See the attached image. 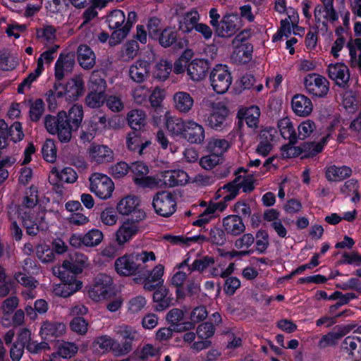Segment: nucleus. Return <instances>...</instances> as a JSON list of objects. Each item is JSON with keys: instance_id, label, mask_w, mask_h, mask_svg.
<instances>
[{"instance_id": "864d4df0", "label": "nucleus", "mask_w": 361, "mask_h": 361, "mask_svg": "<svg viewBox=\"0 0 361 361\" xmlns=\"http://www.w3.org/2000/svg\"><path fill=\"white\" fill-rule=\"evenodd\" d=\"M59 47V45H54L40 54L37 61V66H38L39 71H44V64H50L52 62L55 58L56 52Z\"/></svg>"}, {"instance_id": "79ce46f5", "label": "nucleus", "mask_w": 361, "mask_h": 361, "mask_svg": "<svg viewBox=\"0 0 361 361\" xmlns=\"http://www.w3.org/2000/svg\"><path fill=\"white\" fill-rule=\"evenodd\" d=\"M64 331V325L61 323L44 322L42 323L39 334L43 339L58 336Z\"/></svg>"}, {"instance_id": "774afa93", "label": "nucleus", "mask_w": 361, "mask_h": 361, "mask_svg": "<svg viewBox=\"0 0 361 361\" xmlns=\"http://www.w3.org/2000/svg\"><path fill=\"white\" fill-rule=\"evenodd\" d=\"M343 106L350 112L355 111L357 108V99L355 93L351 90L346 91L343 96Z\"/></svg>"}, {"instance_id": "680f3d73", "label": "nucleus", "mask_w": 361, "mask_h": 361, "mask_svg": "<svg viewBox=\"0 0 361 361\" xmlns=\"http://www.w3.org/2000/svg\"><path fill=\"white\" fill-rule=\"evenodd\" d=\"M88 86L90 90L105 91L106 82L99 71H93L92 73Z\"/></svg>"}, {"instance_id": "a211bd4d", "label": "nucleus", "mask_w": 361, "mask_h": 361, "mask_svg": "<svg viewBox=\"0 0 361 361\" xmlns=\"http://www.w3.org/2000/svg\"><path fill=\"white\" fill-rule=\"evenodd\" d=\"M291 109L293 113L300 117H308L313 111L312 100L301 94H295L291 99Z\"/></svg>"}, {"instance_id": "5fc2aeb1", "label": "nucleus", "mask_w": 361, "mask_h": 361, "mask_svg": "<svg viewBox=\"0 0 361 361\" xmlns=\"http://www.w3.org/2000/svg\"><path fill=\"white\" fill-rule=\"evenodd\" d=\"M229 148V143L224 139H212L208 143V149L220 157Z\"/></svg>"}, {"instance_id": "4be33fe9", "label": "nucleus", "mask_w": 361, "mask_h": 361, "mask_svg": "<svg viewBox=\"0 0 361 361\" xmlns=\"http://www.w3.org/2000/svg\"><path fill=\"white\" fill-rule=\"evenodd\" d=\"M184 317L183 310L177 308L171 310L166 314V321L171 324L173 330L178 332H183L192 330L195 328L193 322L180 323Z\"/></svg>"}, {"instance_id": "603ef678", "label": "nucleus", "mask_w": 361, "mask_h": 361, "mask_svg": "<svg viewBox=\"0 0 361 361\" xmlns=\"http://www.w3.org/2000/svg\"><path fill=\"white\" fill-rule=\"evenodd\" d=\"M43 158L48 162L53 163L56 159L57 150L54 140L47 139L42 148Z\"/></svg>"}, {"instance_id": "a18cd8bd", "label": "nucleus", "mask_w": 361, "mask_h": 361, "mask_svg": "<svg viewBox=\"0 0 361 361\" xmlns=\"http://www.w3.org/2000/svg\"><path fill=\"white\" fill-rule=\"evenodd\" d=\"M51 175L54 176L57 180L68 183H75L78 179L76 172L71 167H66L61 171L53 169Z\"/></svg>"}, {"instance_id": "39448f33", "label": "nucleus", "mask_w": 361, "mask_h": 361, "mask_svg": "<svg viewBox=\"0 0 361 361\" xmlns=\"http://www.w3.org/2000/svg\"><path fill=\"white\" fill-rule=\"evenodd\" d=\"M44 126L50 134L57 135L60 142L66 143L71 140L74 126H71L66 111H59L56 117L51 115L47 116L44 119Z\"/></svg>"}, {"instance_id": "69168bd1", "label": "nucleus", "mask_w": 361, "mask_h": 361, "mask_svg": "<svg viewBox=\"0 0 361 361\" xmlns=\"http://www.w3.org/2000/svg\"><path fill=\"white\" fill-rule=\"evenodd\" d=\"M254 241L255 238L252 234L245 233L235 240V247L242 250L241 255H246L248 253L246 250L254 243Z\"/></svg>"}, {"instance_id": "ea45409f", "label": "nucleus", "mask_w": 361, "mask_h": 361, "mask_svg": "<svg viewBox=\"0 0 361 361\" xmlns=\"http://www.w3.org/2000/svg\"><path fill=\"white\" fill-rule=\"evenodd\" d=\"M75 63L68 56L60 55L55 63V77L58 80L73 70Z\"/></svg>"}, {"instance_id": "f03ea898", "label": "nucleus", "mask_w": 361, "mask_h": 361, "mask_svg": "<svg viewBox=\"0 0 361 361\" xmlns=\"http://www.w3.org/2000/svg\"><path fill=\"white\" fill-rule=\"evenodd\" d=\"M165 127L173 137H180L190 143L201 144L205 138L204 127L192 118L165 115Z\"/></svg>"}, {"instance_id": "0e129e2a", "label": "nucleus", "mask_w": 361, "mask_h": 361, "mask_svg": "<svg viewBox=\"0 0 361 361\" xmlns=\"http://www.w3.org/2000/svg\"><path fill=\"white\" fill-rule=\"evenodd\" d=\"M44 111V104L41 99H37L31 102L30 106V116L32 121H37Z\"/></svg>"}, {"instance_id": "f704fd0d", "label": "nucleus", "mask_w": 361, "mask_h": 361, "mask_svg": "<svg viewBox=\"0 0 361 361\" xmlns=\"http://www.w3.org/2000/svg\"><path fill=\"white\" fill-rule=\"evenodd\" d=\"M126 119L130 127L135 130L142 129L147 123V116L142 109H132L128 114Z\"/></svg>"}, {"instance_id": "393cba45", "label": "nucleus", "mask_w": 361, "mask_h": 361, "mask_svg": "<svg viewBox=\"0 0 361 361\" xmlns=\"http://www.w3.org/2000/svg\"><path fill=\"white\" fill-rule=\"evenodd\" d=\"M224 231L228 235L237 236L245 230V226L238 215L231 214L222 219Z\"/></svg>"}, {"instance_id": "6ab92c4d", "label": "nucleus", "mask_w": 361, "mask_h": 361, "mask_svg": "<svg viewBox=\"0 0 361 361\" xmlns=\"http://www.w3.org/2000/svg\"><path fill=\"white\" fill-rule=\"evenodd\" d=\"M240 25V18L237 13L225 15L220 21L217 32L221 37H229L235 33Z\"/></svg>"}, {"instance_id": "c03bdc74", "label": "nucleus", "mask_w": 361, "mask_h": 361, "mask_svg": "<svg viewBox=\"0 0 361 361\" xmlns=\"http://www.w3.org/2000/svg\"><path fill=\"white\" fill-rule=\"evenodd\" d=\"M104 238L103 232L98 228H92L82 235L85 247H95L100 245Z\"/></svg>"}, {"instance_id": "e433bc0d", "label": "nucleus", "mask_w": 361, "mask_h": 361, "mask_svg": "<svg viewBox=\"0 0 361 361\" xmlns=\"http://www.w3.org/2000/svg\"><path fill=\"white\" fill-rule=\"evenodd\" d=\"M95 54L88 46L82 44L78 47V61L83 68H92L95 64Z\"/></svg>"}, {"instance_id": "1a4fd4ad", "label": "nucleus", "mask_w": 361, "mask_h": 361, "mask_svg": "<svg viewBox=\"0 0 361 361\" xmlns=\"http://www.w3.org/2000/svg\"><path fill=\"white\" fill-rule=\"evenodd\" d=\"M210 84L217 94H224L228 91L231 83V73L226 65L217 64L209 74Z\"/></svg>"}, {"instance_id": "72a5a7b5", "label": "nucleus", "mask_w": 361, "mask_h": 361, "mask_svg": "<svg viewBox=\"0 0 361 361\" xmlns=\"http://www.w3.org/2000/svg\"><path fill=\"white\" fill-rule=\"evenodd\" d=\"M343 350L357 361L361 359V338L359 336H347L342 344Z\"/></svg>"}, {"instance_id": "ddd939ff", "label": "nucleus", "mask_w": 361, "mask_h": 361, "mask_svg": "<svg viewBox=\"0 0 361 361\" xmlns=\"http://www.w3.org/2000/svg\"><path fill=\"white\" fill-rule=\"evenodd\" d=\"M139 221L125 220L115 232V241L118 246H124L130 242L140 231Z\"/></svg>"}, {"instance_id": "09e8293b", "label": "nucleus", "mask_w": 361, "mask_h": 361, "mask_svg": "<svg viewBox=\"0 0 361 361\" xmlns=\"http://www.w3.org/2000/svg\"><path fill=\"white\" fill-rule=\"evenodd\" d=\"M125 22V14L121 10H114L106 17V23L111 30L121 28L124 25Z\"/></svg>"}, {"instance_id": "f3484780", "label": "nucleus", "mask_w": 361, "mask_h": 361, "mask_svg": "<svg viewBox=\"0 0 361 361\" xmlns=\"http://www.w3.org/2000/svg\"><path fill=\"white\" fill-rule=\"evenodd\" d=\"M211 113L208 116L206 122L207 125L214 129L222 127L228 111L222 102L212 103Z\"/></svg>"}, {"instance_id": "a19ab883", "label": "nucleus", "mask_w": 361, "mask_h": 361, "mask_svg": "<svg viewBox=\"0 0 361 361\" xmlns=\"http://www.w3.org/2000/svg\"><path fill=\"white\" fill-rule=\"evenodd\" d=\"M238 181V180H234L219 189L216 193V199L222 197L226 202L233 200L239 192Z\"/></svg>"}, {"instance_id": "6e6d98bb", "label": "nucleus", "mask_w": 361, "mask_h": 361, "mask_svg": "<svg viewBox=\"0 0 361 361\" xmlns=\"http://www.w3.org/2000/svg\"><path fill=\"white\" fill-rule=\"evenodd\" d=\"M36 255L42 263L51 262L54 259L53 250L47 244H39L37 246Z\"/></svg>"}, {"instance_id": "37998d69", "label": "nucleus", "mask_w": 361, "mask_h": 361, "mask_svg": "<svg viewBox=\"0 0 361 361\" xmlns=\"http://www.w3.org/2000/svg\"><path fill=\"white\" fill-rule=\"evenodd\" d=\"M168 294L169 290L166 288H160L154 293L153 300L157 303L156 310L163 311L170 306L172 298Z\"/></svg>"}, {"instance_id": "aec40b11", "label": "nucleus", "mask_w": 361, "mask_h": 361, "mask_svg": "<svg viewBox=\"0 0 361 361\" xmlns=\"http://www.w3.org/2000/svg\"><path fill=\"white\" fill-rule=\"evenodd\" d=\"M150 65L145 60H137L129 67L128 76L133 82L142 83L149 76Z\"/></svg>"}, {"instance_id": "2eb2a0df", "label": "nucleus", "mask_w": 361, "mask_h": 361, "mask_svg": "<svg viewBox=\"0 0 361 361\" xmlns=\"http://www.w3.org/2000/svg\"><path fill=\"white\" fill-rule=\"evenodd\" d=\"M114 267L116 273L122 276H130L138 271L133 253L126 254L115 260Z\"/></svg>"}, {"instance_id": "f8f14e48", "label": "nucleus", "mask_w": 361, "mask_h": 361, "mask_svg": "<svg viewBox=\"0 0 361 361\" xmlns=\"http://www.w3.org/2000/svg\"><path fill=\"white\" fill-rule=\"evenodd\" d=\"M152 205L157 214L165 217L172 215L176 209L174 196L166 191L158 192L153 198Z\"/></svg>"}, {"instance_id": "49530a36", "label": "nucleus", "mask_w": 361, "mask_h": 361, "mask_svg": "<svg viewBox=\"0 0 361 361\" xmlns=\"http://www.w3.org/2000/svg\"><path fill=\"white\" fill-rule=\"evenodd\" d=\"M135 184L143 188H161L162 179L161 173L154 176H145L142 178H137L135 179Z\"/></svg>"}, {"instance_id": "bb28decb", "label": "nucleus", "mask_w": 361, "mask_h": 361, "mask_svg": "<svg viewBox=\"0 0 361 361\" xmlns=\"http://www.w3.org/2000/svg\"><path fill=\"white\" fill-rule=\"evenodd\" d=\"M352 330L350 326H336L333 331L323 336L318 343L320 348H324L336 343L337 341Z\"/></svg>"}, {"instance_id": "20e7f679", "label": "nucleus", "mask_w": 361, "mask_h": 361, "mask_svg": "<svg viewBox=\"0 0 361 361\" xmlns=\"http://www.w3.org/2000/svg\"><path fill=\"white\" fill-rule=\"evenodd\" d=\"M84 90V80L82 76L75 75L68 80L65 85H56L49 97V101L64 98L67 102H75L83 95Z\"/></svg>"}, {"instance_id": "7c9ffc66", "label": "nucleus", "mask_w": 361, "mask_h": 361, "mask_svg": "<svg viewBox=\"0 0 361 361\" xmlns=\"http://www.w3.org/2000/svg\"><path fill=\"white\" fill-rule=\"evenodd\" d=\"M260 116L259 108L257 106H252L249 108H242L238 112V117L240 120L244 121L247 126L255 129L259 123Z\"/></svg>"}, {"instance_id": "3c124183", "label": "nucleus", "mask_w": 361, "mask_h": 361, "mask_svg": "<svg viewBox=\"0 0 361 361\" xmlns=\"http://www.w3.org/2000/svg\"><path fill=\"white\" fill-rule=\"evenodd\" d=\"M105 91L90 90L86 97V104L90 108H99L105 101Z\"/></svg>"}, {"instance_id": "f257e3e1", "label": "nucleus", "mask_w": 361, "mask_h": 361, "mask_svg": "<svg viewBox=\"0 0 361 361\" xmlns=\"http://www.w3.org/2000/svg\"><path fill=\"white\" fill-rule=\"evenodd\" d=\"M76 257L78 265H75L69 261H65L61 266L53 267V274L62 280L61 283L56 284L54 286L53 293L54 295L67 298L82 288V281L78 280L75 275L69 276V273H80L82 268L87 264V258L82 254L77 255Z\"/></svg>"}, {"instance_id": "c85d7f7f", "label": "nucleus", "mask_w": 361, "mask_h": 361, "mask_svg": "<svg viewBox=\"0 0 361 361\" xmlns=\"http://www.w3.org/2000/svg\"><path fill=\"white\" fill-rule=\"evenodd\" d=\"M319 133L315 122L311 119L302 121L297 128V139L305 140L307 139H315Z\"/></svg>"}, {"instance_id": "9d476101", "label": "nucleus", "mask_w": 361, "mask_h": 361, "mask_svg": "<svg viewBox=\"0 0 361 361\" xmlns=\"http://www.w3.org/2000/svg\"><path fill=\"white\" fill-rule=\"evenodd\" d=\"M90 190L102 200H107L112 196L114 183L106 175L94 173L89 178Z\"/></svg>"}, {"instance_id": "338daca9", "label": "nucleus", "mask_w": 361, "mask_h": 361, "mask_svg": "<svg viewBox=\"0 0 361 361\" xmlns=\"http://www.w3.org/2000/svg\"><path fill=\"white\" fill-rule=\"evenodd\" d=\"M147 301L145 297L137 295L132 298L128 302V310L131 314L140 312L146 305Z\"/></svg>"}, {"instance_id": "e2e57ef3", "label": "nucleus", "mask_w": 361, "mask_h": 361, "mask_svg": "<svg viewBox=\"0 0 361 361\" xmlns=\"http://www.w3.org/2000/svg\"><path fill=\"white\" fill-rule=\"evenodd\" d=\"M138 44L136 42L131 41L126 43L121 51V57L123 61L133 59L137 54Z\"/></svg>"}, {"instance_id": "b1692460", "label": "nucleus", "mask_w": 361, "mask_h": 361, "mask_svg": "<svg viewBox=\"0 0 361 361\" xmlns=\"http://www.w3.org/2000/svg\"><path fill=\"white\" fill-rule=\"evenodd\" d=\"M175 109L180 114H188L193 108L195 100L192 95L185 91H178L173 96Z\"/></svg>"}, {"instance_id": "4c0bfd02", "label": "nucleus", "mask_w": 361, "mask_h": 361, "mask_svg": "<svg viewBox=\"0 0 361 361\" xmlns=\"http://www.w3.org/2000/svg\"><path fill=\"white\" fill-rule=\"evenodd\" d=\"M278 129L281 135L290 142L294 143L297 140L296 132L290 118L286 116L279 120L277 123Z\"/></svg>"}, {"instance_id": "7ed1b4c3", "label": "nucleus", "mask_w": 361, "mask_h": 361, "mask_svg": "<svg viewBox=\"0 0 361 361\" xmlns=\"http://www.w3.org/2000/svg\"><path fill=\"white\" fill-rule=\"evenodd\" d=\"M18 215L29 235H35L39 231H45L49 227L45 219L46 210L42 207H19Z\"/></svg>"}, {"instance_id": "412c9836", "label": "nucleus", "mask_w": 361, "mask_h": 361, "mask_svg": "<svg viewBox=\"0 0 361 361\" xmlns=\"http://www.w3.org/2000/svg\"><path fill=\"white\" fill-rule=\"evenodd\" d=\"M162 186L174 187L185 185L189 180L188 173L183 170H169L161 172Z\"/></svg>"}, {"instance_id": "a878e982", "label": "nucleus", "mask_w": 361, "mask_h": 361, "mask_svg": "<svg viewBox=\"0 0 361 361\" xmlns=\"http://www.w3.org/2000/svg\"><path fill=\"white\" fill-rule=\"evenodd\" d=\"M241 40L240 35L233 39L235 49L232 54V59L238 63H245L252 59V47L247 43H238Z\"/></svg>"}, {"instance_id": "8fccbe9b", "label": "nucleus", "mask_w": 361, "mask_h": 361, "mask_svg": "<svg viewBox=\"0 0 361 361\" xmlns=\"http://www.w3.org/2000/svg\"><path fill=\"white\" fill-rule=\"evenodd\" d=\"M172 68V64L167 61L161 60L154 66L153 74L156 78L165 80L168 78Z\"/></svg>"}, {"instance_id": "5701e85b", "label": "nucleus", "mask_w": 361, "mask_h": 361, "mask_svg": "<svg viewBox=\"0 0 361 361\" xmlns=\"http://www.w3.org/2000/svg\"><path fill=\"white\" fill-rule=\"evenodd\" d=\"M209 68V63L207 61L196 59L188 64L187 73L192 80L201 81L205 78Z\"/></svg>"}, {"instance_id": "c9c22d12", "label": "nucleus", "mask_w": 361, "mask_h": 361, "mask_svg": "<svg viewBox=\"0 0 361 361\" xmlns=\"http://www.w3.org/2000/svg\"><path fill=\"white\" fill-rule=\"evenodd\" d=\"M199 20L200 15L197 11L186 12L179 20V30L184 33H189L196 28Z\"/></svg>"}, {"instance_id": "4d7b16f0", "label": "nucleus", "mask_w": 361, "mask_h": 361, "mask_svg": "<svg viewBox=\"0 0 361 361\" xmlns=\"http://www.w3.org/2000/svg\"><path fill=\"white\" fill-rule=\"evenodd\" d=\"M38 202V191L35 187L31 186L27 190L23 204L20 207H42L37 205Z\"/></svg>"}, {"instance_id": "0eeeda50", "label": "nucleus", "mask_w": 361, "mask_h": 361, "mask_svg": "<svg viewBox=\"0 0 361 361\" xmlns=\"http://www.w3.org/2000/svg\"><path fill=\"white\" fill-rule=\"evenodd\" d=\"M117 212L130 216V221H142L146 218L145 212L141 208L140 199L135 195H126L121 198L116 207Z\"/></svg>"}, {"instance_id": "473e14b6", "label": "nucleus", "mask_w": 361, "mask_h": 361, "mask_svg": "<svg viewBox=\"0 0 361 361\" xmlns=\"http://www.w3.org/2000/svg\"><path fill=\"white\" fill-rule=\"evenodd\" d=\"M333 132V125L328 128V133L324 135L321 140L317 142H305L303 144V157H314L321 152L324 146L327 144L328 140Z\"/></svg>"}, {"instance_id": "dca6fc26", "label": "nucleus", "mask_w": 361, "mask_h": 361, "mask_svg": "<svg viewBox=\"0 0 361 361\" xmlns=\"http://www.w3.org/2000/svg\"><path fill=\"white\" fill-rule=\"evenodd\" d=\"M327 72L329 78L340 87H345L349 81V69L343 63H330L328 66Z\"/></svg>"}, {"instance_id": "de8ad7c7", "label": "nucleus", "mask_w": 361, "mask_h": 361, "mask_svg": "<svg viewBox=\"0 0 361 361\" xmlns=\"http://www.w3.org/2000/svg\"><path fill=\"white\" fill-rule=\"evenodd\" d=\"M37 37L39 42L45 46L54 42L56 39V30L51 25H46L37 30Z\"/></svg>"}, {"instance_id": "2f4dec72", "label": "nucleus", "mask_w": 361, "mask_h": 361, "mask_svg": "<svg viewBox=\"0 0 361 361\" xmlns=\"http://www.w3.org/2000/svg\"><path fill=\"white\" fill-rule=\"evenodd\" d=\"M351 168L347 166L331 165L326 168L325 176L329 181L339 182L352 175Z\"/></svg>"}, {"instance_id": "bf43d9fd", "label": "nucleus", "mask_w": 361, "mask_h": 361, "mask_svg": "<svg viewBox=\"0 0 361 361\" xmlns=\"http://www.w3.org/2000/svg\"><path fill=\"white\" fill-rule=\"evenodd\" d=\"M100 221L106 226H112L116 224L118 217L112 207L104 209L99 215Z\"/></svg>"}, {"instance_id": "cd10ccee", "label": "nucleus", "mask_w": 361, "mask_h": 361, "mask_svg": "<svg viewBox=\"0 0 361 361\" xmlns=\"http://www.w3.org/2000/svg\"><path fill=\"white\" fill-rule=\"evenodd\" d=\"M164 267L159 264L151 270L144 280V288L147 290H153L157 286L164 283L163 276Z\"/></svg>"}, {"instance_id": "052dcab7", "label": "nucleus", "mask_w": 361, "mask_h": 361, "mask_svg": "<svg viewBox=\"0 0 361 361\" xmlns=\"http://www.w3.org/2000/svg\"><path fill=\"white\" fill-rule=\"evenodd\" d=\"M68 119L71 121L73 126L78 128L83 118V110L81 105L74 104L68 111Z\"/></svg>"}, {"instance_id": "13d9d810", "label": "nucleus", "mask_w": 361, "mask_h": 361, "mask_svg": "<svg viewBox=\"0 0 361 361\" xmlns=\"http://www.w3.org/2000/svg\"><path fill=\"white\" fill-rule=\"evenodd\" d=\"M133 255L135 263L137 264L138 271H140L143 269V264L149 261L154 262L156 260L155 254L152 251L133 252Z\"/></svg>"}, {"instance_id": "423d86ee", "label": "nucleus", "mask_w": 361, "mask_h": 361, "mask_svg": "<svg viewBox=\"0 0 361 361\" xmlns=\"http://www.w3.org/2000/svg\"><path fill=\"white\" fill-rule=\"evenodd\" d=\"M320 1L322 4L317 5L314 9V20L320 30L326 32L329 26L338 20V14L334 8V0Z\"/></svg>"}, {"instance_id": "6e6552de", "label": "nucleus", "mask_w": 361, "mask_h": 361, "mask_svg": "<svg viewBox=\"0 0 361 361\" xmlns=\"http://www.w3.org/2000/svg\"><path fill=\"white\" fill-rule=\"evenodd\" d=\"M303 83L306 92L312 98H325L329 94L330 83L320 74H307L304 78Z\"/></svg>"}, {"instance_id": "4468645a", "label": "nucleus", "mask_w": 361, "mask_h": 361, "mask_svg": "<svg viewBox=\"0 0 361 361\" xmlns=\"http://www.w3.org/2000/svg\"><path fill=\"white\" fill-rule=\"evenodd\" d=\"M90 161L96 164H106L114 159V152L106 145H92L88 149Z\"/></svg>"}, {"instance_id": "9b49d317", "label": "nucleus", "mask_w": 361, "mask_h": 361, "mask_svg": "<svg viewBox=\"0 0 361 361\" xmlns=\"http://www.w3.org/2000/svg\"><path fill=\"white\" fill-rule=\"evenodd\" d=\"M112 283L113 281L110 276L104 274L97 275L89 286V298L96 302L106 298L111 290Z\"/></svg>"}, {"instance_id": "c756f323", "label": "nucleus", "mask_w": 361, "mask_h": 361, "mask_svg": "<svg viewBox=\"0 0 361 361\" xmlns=\"http://www.w3.org/2000/svg\"><path fill=\"white\" fill-rule=\"evenodd\" d=\"M192 271L190 265L188 264V260H184L177 264L174 267V274L170 279L171 283L177 288L181 287Z\"/></svg>"}, {"instance_id": "58836bf2", "label": "nucleus", "mask_w": 361, "mask_h": 361, "mask_svg": "<svg viewBox=\"0 0 361 361\" xmlns=\"http://www.w3.org/2000/svg\"><path fill=\"white\" fill-rule=\"evenodd\" d=\"M347 47L349 50L350 66L361 71V39H351L347 43Z\"/></svg>"}]
</instances>
